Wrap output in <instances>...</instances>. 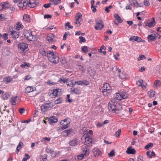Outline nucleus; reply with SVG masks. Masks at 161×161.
<instances>
[{
	"instance_id": "f257e3e1",
	"label": "nucleus",
	"mask_w": 161,
	"mask_h": 161,
	"mask_svg": "<svg viewBox=\"0 0 161 161\" xmlns=\"http://www.w3.org/2000/svg\"><path fill=\"white\" fill-rule=\"evenodd\" d=\"M40 53L43 56H47L49 60L54 63H58L59 61V58L58 56V54L56 52L54 53L51 51H47L46 52L45 50H40Z\"/></svg>"
},
{
	"instance_id": "f03ea898",
	"label": "nucleus",
	"mask_w": 161,
	"mask_h": 161,
	"mask_svg": "<svg viewBox=\"0 0 161 161\" xmlns=\"http://www.w3.org/2000/svg\"><path fill=\"white\" fill-rule=\"evenodd\" d=\"M24 36L30 41H35L36 40V36L33 35L30 31L25 30L24 32Z\"/></svg>"
},
{
	"instance_id": "7ed1b4c3",
	"label": "nucleus",
	"mask_w": 161,
	"mask_h": 161,
	"mask_svg": "<svg viewBox=\"0 0 161 161\" xmlns=\"http://www.w3.org/2000/svg\"><path fill=\"white\" fill-rule=\"evenodd\" d=\"M28 46L25 43L21 42L18 44V48L21 53H24L28 51Z\"/></svg>"
},
{
	"instance_id": "20e7f679",
	"label": "nucleus",
	"mask_w": 161,
	"mask_h": 161,
	"mask_svg": "<svg viewBox=\"0 0 161 161\" xmlns=\"http://www.w3.org/2000/svg\"><path fill=\"white\" fill-rule=\"evenodd\" d=\"M96 25L94 26L95 30H101L104 27L103 21L99 18L95 19Z\"/></svg>"
},
{
	"instance_id": "39448f33",
	"label": "nucleus",
	"mask_w": 161,
	"mask_h": 161,
	"mask_svg": "<svg viewBox=\"0 0 161 161\" xmlns=\"http://www.w3.org/2000/svg\"><path fill=\"white\" fill-rule=\"evenodd\" d=\"M86 147L85 146L82 149L83 153L78 156L77 158L78 159H81L84 156H87L89 155L90 153L89 150L86 148Z\"/></svg>"
},
{
	"instance_id": "423d86ee",
	"label": "nucleus",
	"mask_w": 161,
	"mask_h": 161,
	"mask_svg": "<svg viewBox=\"0 0 161 161\" xmlns=\"http://www.w3.org/2000/svg\"><path fill=\"white\" fill-rule=\"evenodd\" d=\"M111 87L109 84L108 83H106L104 84L102 89H101V91L103 93L107 92L108 93H109L111 92Z\"/></svg>"
},
{
	"instance_id": "0eeeda50",
	"label": "nucleus",
	"mask_w": 161,
	"mask_h": 161,
	"mask_svg": "<svg viewBox=\"0 0 161 161\" xmlns=\"http://www.w3.org/2000/svg\"><path fill=\"white\" fill-rule=\"evenodd\" d=\"M117 104L118 103L115 102L114 99H112L111 103H109L108 104L109 110L113 112L114 110L115 109V107Z\"/></svg>"
},
{
	"instance_id": "6e6552de",
	"label": "nucleus",
	"mask_w": 161,
	"mask_h": 161,
	"mask_svg": "<svg viewBox=\"0 0 161 161\" xmlns=\"http://www.w3.org/2000/svg\"><path fill=\"white\" fill-rule=\"evenodd\" d=\"M46 40L50 43L53 44L56 41L55 36L52 34H49L46 38Z\"/></svg>"
},
{
	"instance_id": "1a4fd4ad",
	"label": "nucleus",
	"mask_w": 161,
	"mask_h": 161,
	"mask_svg": "<svg viewBox=\"0 0 161 161\" xmlns=\"http://www.w3.org/2000/svg\"><path fill=\"white\" fill-rule=\"evenodd\" d=\"M85 141L84 142V144L85 145H86V147L87 148V146H92V139L90 137L88 134H87L86 136L84 137Z\"/></svg>"
},
{
	"instance_id": "9d476101",
	"label": "nucleus",
	"mask_w": 161,
	"mask_h": 161,
	"mask_svg": "<svg viewBox=\"0 0 161 161\" xmlns=\"http://www.w3.org/2000/svg\"><path fill=\"white\" fill-rule=\"evenodd\" d=\"M67 119H66L61 121L60 124L63 126L61 127V130H64L68 127L70 122L69 121H67Z\"/></svg>"
},
{
	"instance_id": "9b49d317",
	"label": "nucleus",
	"mask_w": 161,
	"mask_h": 161,
	"mask_svg": "<svg viewBox=\"0 0 161 161\" xmlns=\"http://www.w3.org/2000/svg\"><path fill=\"white\" fill-rule=\"evenodd\" d=\"M10 35L12 36V38L15 40L18 38L19 36V32L18 31H10Z\"/></svg>"
},
{
	"instance_id": "f8f14e48",
	"label": "nucleus",
	"mask_w": 161,
	"mask_h": 161,
	"mask_svg": "<svg viewBox=\"0 0 161 161\" xmlns=\"http://www.w3.org/2000/svg\"><path fill=\"white\" fill-rule=\"evenodd\" d=\"M136 152V150L134 149H132L131 146L128 147L126 151V153L128 154H135Z\"/></svg>"
},
{
	"instance_id": "ddd939ff",
	"label": "nucleus",
	"mask_w": 161,
	"mask_h": 161,
	"mask_svg": "<svg viewBox=\"0 0 161 161\" xmlns=\"http://www.w3.org/2000/svg\"><path fill=\"white\" fill-rule=\"evenodd\" d=\"M52 94L55 96H58L61 94V90L59 89H55L53 90Z\"/></svg>"
},
{
	"instance_id": "4468645a",
	"label": "nucleus",
	"mask_w": 161,
	"mask_h": 161,
	"mask_svg": "<svg viewBox=\"0 0 161 161\" xmlns=\"http://www.w3.org/2000/svg\"><path fill=\"white\" fill-rule=\"evenodd\" d=\"M0 6H1L2 10H5L9 7L10 5L8 3L3 2L1 3Z\"/></svg>"
},
{
	"instance_id": "2eb2a0df",
	"label": "nucleus",
	"mask_w": 161,
	"mask_h": 161,
	"mask_svg": "<svg viewBox=\"0 0 161 161\" xmlns=\"http://www.w3.org/2000/svg\"><path fill=\"white\" fill-rule=\"evenodd\" d=\"M35 0H29L28 6L30 8H33L36 6Z\"/></svg>"
},
{
	"instance_id": "dca6fc26",
	"label": "nucleus",
	"mask_w": 161,
	"mask_h": 161,
	"mask_svg": "<svg viewBox=\"0 0 161 161\" xmlns=\"http://www.w3.org/2000/svg\"><path fill=\"white\" fill-rule=\"evenodd\" d=\"M129 40L130 41H132V40H134L135 41L137 42H140L142 40V39L140 37L137 36H133V37H131L129 38Z\"/></svg>"
},
{
	"instance_id": "f3484780",
	"label": "nucleus",
	"mask_w": 161,
	"mask_h": 161,
	"mask_svg": "<svg viewBox=\"0 0 161 161\" xmlns=\"http://www.w3.org/2000/svg\"><path fill=\"white\" fill-rule=\"evenodd\" d=\"M93 152L95 157L99 155L101 153V152L97 148H94L93 150Z\"/></svg>"
},
{
	"instance_id": "a211bd4d",
	"label": "nucleus",
	"mask_w": 161,
	"mask_h": 161,
	"mask_svg": "<svg viewBox=\"0 0 161 161\" xmlns=\"http://www.w3.org/2000/svg\"><path fill=\"white\" fill-rule=\"evenodd\" d=\"M114 100L115 101V100H120L122 99L121 97V96H120V93L119 92L116 93L114 95Z\"/></svg>"
},
{
	"instance_id": "6ab92c4d",
	"label": "nucleus",
	"mask_w": 161,
	"mask_h": 161,
	"mask_svg": "<svg viewBox=\"0 0 161 161\" xmlns=\"http://www.w3.org/2000/svg\"><path fill=\"white\" fill-rule=\"evenodd\" d=\"M34 88L31 86H28L25 89V92L26 93H29L34 91Z\"/></svg>"
},
{
	"instance_id": "aec40b11",
	"label": "nucleus",
	"mask_w": 161,
	"mask_h": 161,
	"mask_svg": "<svg viewBox=\"0 0 161 161\" xmlns=\"http://www.w3.org/2000/svg\"><path fill=\"white\" fill-rule=\"evenodd\" d=\"M12 80V79L10 76L4 78L3 79V81L6 84L10 83Z\"/></svg>"
},
{
	"instance_id": "412c9836",
	"label": "nucleus",
	"mask_w": 161,
	"mask_h": 161,
	"mask_svg": "<svg viewBox=\"0 0 161 161\" xmlns=\"http://www.w3.org/2000/svg\"><path fill=\"white\" fill-rule=\"evenodd\" d=\"M114 16L119 23H121L123 22V20L118 14H114Z\"/></svg>"
},
{
	"instance_id": "4be33fe9",
	"label": "nucleus",
	"mask_w": 161,
	"mask_h": 161,
	"mask_svg": "<svg viewBox=\"0 0 161 161\" xmlns=\"http://www.w3.org/2000/svg\"><path fill=\"white\" fill-rule=\"evenodd\" d=\"M72 87H74L75 85L77 84L78 85H83L84 82H83V81L80 80V81H75V83L74 84L72 82V81H71V82Z\"/></svg>"
},
{
	"instance_id": "5701e85b",
	"label": "nucleus",
	"mask_w": 161,
	"mask_h": 161,
	"mask_svg": "<svg viewBox=\"0 0 161 161\" xmlns=\"http://www.w3.org/2000/svg\"><path fill=\"white\" fill-rule=\"evenodd\" d=\"M153 20L151 22H149L148 24L147 23L145 25L146 26H148L149 27L151 28L152 26H153V25H155V19L153 18Z\"/></svg>"
},
{
	"instance_id": "b1692460",
	"label": "nucleus",
	"mask_w": 161,
	"mask_h": 161,
	"mask_svg": "<svg viewBox=\"0 0 161 161\" xmlns=\"http://www.w3.org/2000/svg\"><path fill=\"white\" fill-rule=\"evenodd\" d=\"M78 142V141L77 139H73L70 142L69 144L71 146H75L77 144Z\"/></svg>"
},
{
	"instance_id": "393cba45",
	"label": "nucleus",
	"mask_w": 161,
	"mask_h": 161,
	"mask_svg": "<svg viewBox=\"0 0 161 161\" xmlns=\"http://www.w3.org/2000/svg\"><path fill=\"white\" fill-rule=\"evenodd\" d=\"M71 91L73 92V93L76 94H79L81 92L80 90L79 89L77 88H74L73 89V90H72Z\"/></svg>"
},
{
	"instance_id": "a878e982",
	"label": "nucleus",
	"mask_w": 161,
	"mask_h": 161,
	"mask_svg": "<svg viewBox=\"0 0 161 161\" xmlns=\"http://www.w3.org/2000/svg\"><path fill=\"white\" fill-rule=\"evenodd\" d=\"M17 97V96L14 97H11L10 100V102L13 105H15L16 104V99Z\"/></svg>"
},
{
	"instance_id": "bb28decb",
	"label": "nucleus",
	"mask_w": 161,
	"mask_h": 161,
	"mask_svg": "<svg viewBox=\"0 0 161 161\" xmlns=\"http://www.w3.org/2000/svg\"><path fill=\"white\" fill-rule=\"evenodd\" d=\"M120 93V96H121V97L122 99H125L127 97V95L126 93L125 92H122Z\"/></svg>"
},
{
	"instance_id": "cd10ccee",
	"label": "nucleus",
	"mask_w": 161,
	"mask_h": 161,
	"mask_svg": "<svg viewBox=\"0 0 161 161\" xmlns=\"http://www.w3.org/2000/svg\"><path fill=\"white\" fill-rule=\"evenodd\" d=\"M59 81L60 83H65L66 82L67 85H69V83L68 82V79H65V78H60Z\"/></svg>"
},
{
	"instance_id": "c85d7f7f",
	"label": "nucleus",
	"mask_w": 161,
	"mask_h": 161,
	"mask_svg": "<svg viewBox=\"0 0 161 161\" xmlns=\"http://www.w3.org/2000/svg\"><path fill=\"white\" fill-rule=\"evenodd\" d=\"M16 29L18 30H19L20 29H22L23 26L22 24L19 22H17L16 24Z\"/></svg>"
},
{
	"instance_id": "c756f323",
	"label": "nucleus",
	"mask_w": 161,
	"mask_h": 161,
	"mask_svg": "<svg viewBox=\"0 0 161 161\" xmlns=\"http://www.w3.org/2000/svg\"><path fill=\"white\" fill-rule=\"evenodd\" d=\"M23 19L25 21H26L27 22L30 21V18L29 15L27 14H25L23 16Z\"/></svg>"
},
{
	"instance_id": "7c9ffc66",
	"label": "nucleus",
	"mask_w": 161,
	"mask_h": 161,
	"mask_svg": "<svg viewBox=\"0 0 161 161\" xmlns=\"http://www.w3.org/2000/svg\"><path fill=\"white\" fill-rule=\"evenodd\" d=\"M45 105L46 107V109H47V110L50 109L53 106V104L51 103H45Z\"/></svg>"
},
{
	"instance_id": "2f4dec72",
	"label": "nucleus",
	"mask_w": 161,
	"mask_h": 161,
	"mask_svg": "<svg viewBox=\"0 0 161 161\" xmlns=\"http://www.w3.org/2000/svg\"><path fill=\"white\" fill-rule=\"evenodd\" d=\"M8 34L7 33H5L3 35H2V34L0 33V39L2 38L4 40H6L8 38Z\"/></svg>"
},
{
	"instance_id": "473e14b6",
	"label": "nucleus",
	"mask_w": 161,
	"mask_h": 161,
	"mask_svg": "<svg viewBox=\"0 0 161 161\" xmlns=\"http://www.w3.org/2000/svg\"><path fill=\"white\" fill-rule=\"evenodd\" d=\"M71 131V130H66L62 132V134L64 136H67Z\"/></svg>"
},
{
	"instance_id": "72a5a7b5",
	"label": "nucleus",
	"mask_w": 161,
	"mask_h": 161,
	"mask_svg": "<svg viewBox=\"0 0 161 161\" xmlns=\"http://www.w3.org/2000/svg\"><path fill=\"white\" fill-rule=\"evenodd\" d=\"M119 104L118 103V104L116 105L115 107V109L114 110L113 112H114L116 114H119L120 112V109L118 107L119 105Z\"/></svg>"
},
{
	"instance_id": "f704fd0d",
	"label": "nucleus",
	"mask_w": 161,
	"mask_h": 161,
	"mask_svg": "<svg viewBox=\"0 0 161 161\" xmlns=\"http://www.w3.org/2000/svg\"><path fill=\"white\" fill-rule=\"evenodd\" d=\"M148 41H154L156 39V36H153L152 34L149 35L147 36Z\"/></svg>"
},
{
	"instance_id": "c9c22d12",
	"label": "nucleus",
	"mask_w": 161,
	"mask_h": 161,
	"mask_svg": "<svg viewBox=\"0 0 161 161\" xmlns=\"http://www.w3.org/2000/svg\"><path fill=\"white\" fill-rule=\"evenodd\" d=\"M53 4L57 5L60 3L61 0H49Z\"/></svg>"
},
{
	"instance_id": "e433bc0d",
	"label": "nucleus",
	"mask_w": 161,
	"mask_h": 161,
	"mask_svg": "<svg viewBox=\"0 0 161 161\" xmlns=\"http://www.w3.org/2000/svg\"><path fill=\"white\" fill-rule=\"evenodd\" d=\"M58 121L57 119L54 117H51V119H50L49 122L50 123H55Z\"/></svg>"
},
{
	"instance_id": "4c0bfd02",
	"label": "nucleus",
	"mask_w": 161,
	"mask_h": 161,
	"mask_svg": "<svg viewBox=\"0 0 161 161\" xmlns=\"http://www.w3.org/2000/svg\"><path fill=\"white\" fill-rule=\"evenodd\" d=\"M155 92L153 91H149L148 92V94L149 95L150 97H154L155 95Z\"/></svg>"
},
{
	"instance_id": "58836bf2",
	"label": "nucleus",
	"mask_w": 161,
	"mask_h": 161,
	"mask_svg": "<svg viewBox=\"0 0 161 161\" xmlns=\"http://www.w3.org/2000/svg\"><path fill=\"white\" fill-rule=\"evenodd\" d=\"M143 82L142 80H140L136 82V84L139 86L145 87L144 85L143 86Z\"/></svg>"
},
{
	"instance_id": "ea45409f",
	"label": "nucleus",
	"mask_w": 161,
	"mask_h": 161,
	"mask_svg": "<svg viewBox=\"0 0 161 161\" xmlns=\"http://www.w3.org/2000/svg\"><path fill=\"white\" fill-rule=\"evenodd\" d=\"M41 110L42 112H44L47 111V109H46V107L45 104H43L41 107Z\"/></svg>"
},
{
	"instance_id": "a19ab883",
	"label": "nucleus",
	"mask_w": 161,
	"mask_h": 161,
	"mask_svg": "<svg viewBox=\"0 0 161 161\" xmlns=\"http://www.w3.org/2000/svg\"><path fill=\"white\" fill-rule=\"evenodd\" d=\"M121 133V130L120 129H119L114 134L115 136L117 137H119Z\"/></svg>"
},
{
	"instance_id": "79ce46f5",
	"label": "nucleus",
	"mask_w": 161,
	"mask_h": 161,
	"mask_svg": "<svg viewBox=\"0 0 161 161\" xmlns=\"http://www.w3.org/2000/svg\"><path fill=\"white\" fill-rule=\"evenodd\" d=\"M62 102V99L61 98H59L58 99H56L54 101V103L56 104H58L61 103Z\"/></svg>"
},
{
	"instance_id": "37998d69",
	"label": "nucleus",
	"mask_w": 161,
	"mask_h": 161,
	"mask_svg": "<svg viewBox=\"0 0 161 161\" xmlns=\"http://www.w3.org/2000/svg\"><path fill=\"white\" fill-rule=\"evenodd\" d=\"M154 84H155V85L157 87H159L160 86L161 84V82L160 81L158 80H157L155 81L154 82Z\"/></svg>"
},
{
	"instance_id": "c03bdc74",
	"label": "nucleus",
	"mask_w": 161,
	"mask_h": 161,
	"mask_svg": "<svg viewBox=\"0 0 161 161\" xmlns=\"http://www.w3.org/2000/svg\"><path fill=\"white\" fill-rule=\"evenodd\" d=\"M79 39H80L79 41V42L80 43H81L82 42H86V40L85 38L82 36H79Z\"/></svg>"
},
{
	"instance_id": "a18cd8bd",
	"label": "nucleus",
	"mask_w": 161,
	"mask_h": 161,
	"mask_svg": "<svg viewBox=\"0 0 161 161\" xmlns=\"http://www.w3.org/2000/svg\"><path fill=\"white\" fill-rule=\"evenodd\" d=\"M108 155L109 157H112L115 155V153L114 150L111 151L109 153H108Z\"/></svg>"
},
{
	"instance_id": "49530a36",
	"label": "nucleus",
	"mask_w": 161,
	"mask_h": 161,
	"mask_svg": "<svg viewBox=\"0 0 161 161\" xmlns=\"http://www.w3.org/2000/svg\"><path fill=\"white\" fill-rule=\"evenodd\" d=\"M153 146V143H149L145 146V148L147 150H148L149 147H152Z\"/></svg>"
},
{
	"instance_id": "de8ad7c7",
	"label": "nucleus",
	"mask_w": 161,
	"mask_h": 161,
	"mask_svg": "<svg viewBox=\"0 0 161 161\" xmlns=\"http://www.w3.org/2000/svg\"><path fill=\"white\" fill-rule=\"evenodd\" d=\"M82 51L84 53H87L88 52L87 47V46H83L82 47Z\"/></svg>"
},
{
	"instance_id": "09e8293b",
	"label": "nucleus",
	"mask_w": 161,
	"mask_h": 161,
	"mask_svg": "<svg viewBox=\"0 0 161 161\" xmlns=\"http://www.w3.org/2000/svg\"><path fill=\"white\" fill-rule=\"evenodd\" d=\"M146 58V57L145 56H144L143 55H140L139 56V57L138 58H137V60L138 61H140L143 58Z\"/></svg>"
},
{
	"instance_id": "8fccbe9b",
	"label": "nucleus",
	"mask_w": 161,
	"mask_h": 161,
	"mask_svg": "<svg viewBox=\"0 0 161 161\" xmlns=\"http://www.w3.org/2000/svg\"><path fill=\"white\" fill-rule=\"evenodd\" d=\"M22 2L23 4V6L24 7V9H25L26 8V7L27 5V2H26V1L25 0H22Z\"/></svg>"
},
{
	"instance_id": "3c124183",
	"label": "nucleus",
	"mask_w": 161,
	"mask_h": 161,
	"mask_svg": "<svg viewBox=\"0 0 161 161\" xmlns=\"http://www.w3.org/2000/svg\"><path fill=\"white\" fill-rule=\"evenodd\" d=\"M78 17L79 18H80V21L82 20V19L81 18L82 17V14L80 13H78L76 14L75 16V17Z\"/></svg>"
},
{
	"instance_id": "603ef678",
	"label": "nucleus",
	"mask_w": 161,
	"mask_h": 161,
	"mask_svg": "<svg viewBox=\"0 0 161 161\" xmlns=\"http://www.w3.org/2000/svg\"><path fill=\"white\" fill-rule=\"evenodd\" d=\"M25 110L24 108H21L19 109V111L20 114H22L25 112Z\"/></svg>"
},
{
	"instance_id": "864d4df0",
	"label": "nucleus",
	"mask_w": 161,
	"mask_h": 161,
	"mask_svg": "<svg viewBox=\"0 0 161 161\" xmlns=\"http://www.w3.org/2000/svg\"><path fill=\"white\" fill-rule=\"evenodd\" d=\"M9 96V95L7 93H5L3 96V98L4 100L7 99Z\"/></svg>"
},
{
	"instance_id": "5fc2aeb1",
	"label": "nucleus",
	"mask_w": 161,
	"mask_h": 161,
	"mask_svg": "<svg viewBox=\"0 0 161 161\" xmlns=\"http://www.w3.org/2000/svg\"><path fill=\"white\" fill-rule=\"evenodd\" d=\"M23 6V3L21 1H20V2L19 3V4H18V6L20 8H22L23 9H24V7Z\"/></svg>"
},
{
	"instance_id": "6e6d98bb",
	"label": "nucleus",
	"mask_w": 161,
	"mask_h": 161,
	"mask_svg": "<svg viewBox=\"0 0 161 161\" xmlns=\"http://www.w3.org/2000/svg\"><path fill=\"white\" fill-rule=\"evenodd\" d=\"M52 17V15L50 14H45L44 16V19L46 18H51Z\"/></svg>"
},
{
	"instance_id": "4d7b16f0",
	"label": "nucleus",
	"mask_w": 161,
	"mask_h": 161,
	"mask_svg": "<svg viewBox=\"0 0 161 161\" xmlns=\"http://www.w3.org/2000/svg\"><path fill=\"white\" fill-rule=\"evenodd\" d=\"M144 5L145 6H148L150 4L148 1L146 0H145L144 1Z\"/></svg>"
},
{
	"instance_id": "13d9d810",
	"label": "nucleus",
	"mask_w": 161,
	"mask_h": 161,
	"mask_svg": "<svg viewBox=\"0 0 161 161\" xmlns=\"http://www.w3.org/2000/svg\"><path fill=\"white\" fill-rule=\"evenodd\" d=\"M50 154H51L52 157H53V158L55 157L56 155V153L55 152H54L53 150V151L52 152V153H51Z\"/></svg>"
},
{
	"instance_id": "bf43d9fd",
	"label": "nucleus",
	"mask_w": 161,
	"mask_h": 161,
	"mask_svg": "<svg viewBox=\"0 0 161 161\" xmlns=\"http://www.w3.org/2000/svg\"><path fill=\"white\" fill-rule=\"evenodd\" d=\"M65 26H68L69 28L72 29L73 28V26H72L69 25V23L67 22L65 24Z\"/></svg>"
},
{
	"instance_id": "052dcab7",
	"label": "nucleus",
	"mask_w": 161,
	"mask_h": 161,
	"mask_svg": "<svg viewBox=\"0 0 161 161\" xmlns=\"http://www.w3.org/2000/svg\"><path fill=\"white\" fill-rule=\"evenodd\" d=\"M151 151L149 150V151H148L147 152V153H146L148 157H149L150 158H152V156H151V154H150V153H151Z\"/></svg>"
},
{
	"instance_id": "680f3d73",
	"label": "nucleus",
	"mask_w": 161,
	"mask_h": 161,
	"mask_svg": "<svg viewBox=\"0 0 161 161\" xmlns=\"http://www.w3.org/2000/svg\"><path fill=\"white\" fill-rule=\"evenodd\" d=\"M51 5V3H48V4H45L43 5V7L45 8H48L50 7Z\"/></svg>"
},
{
	"instance_id": "e2e57ef3",
	"label": "nucleus",
	"mask_w": 161,
	"mask_h": 161,
	"mask_svg": "<svg viewBox=\"0 0 161 161\" xmlns=\"http://www.w3.org/2000/svg\"><path fill=\"white\" fill-rule=\"evenodd\" d=\"M53 151V150H52L48 148H47L46 149V152L48 153L51 154V153H52V152Z\"/></svg>"
},
{
	"instance_id": "0e129e2a",
	"label": "nucleus",
	"mask_w": 161,
	"mask_h": 161,
	"mask_svg": "<svg viewBox=\"0 0 161 161\" xmlns=\"http://www.w3.org/2000/svg\"><path fill=\"white\" fill-rule=\"evenodd\" d=\"M68 33H69V32H65V33H64V36H63V39L64 40H65L66 39V38L67 37Z\"/></svg>"
},
{
	"instance_id": "69168bd1",
	"label": "nucleus",
	"mask_w": 161,
	"mask_h": 161,
	"mask_svg": "<svg viewBox=\"0 0 161 161\" xmlns=\"http://www.w3.org/2000/svg\"><path fill=\"white\" fill-rule=\"evenodd\" d=\"M47 84H48L50 85H51L55 84L56 83L53 82H52L50 80H48L47 81Z\"/></svg>"
},
{
	"instance_id": "338daca9",
	"label": "nucleus",
	"mask_w": 161,
	"mask_h": 161,
	"mask_svg": "<svg viewBox=\"0 0 161 161\" xmlns=\"http://www.w3.org/2000/svg\"><path fill=\"white\" fill-rule=\"evenodd\" d=\"M119 77L122 79H124L125 78V77L124 76V75H123V74L122 73H120L119 74Z\"/></svg>"
},
{
	"instance_id": "774afa93",
	"label": "nucleus",
	"mask_w": 161,
	"mask_h": 161,
	"mask_svg": "<svg viewBox=\"0 0 161 161\" xmlns=\"http://www.w3.org/2000/svg\"><path fill=\"white\" fill-rule=\"evenodd\" d=\"M31 77L30 75H28L26 76L25 78V80H29Z\"/></svg>"
}]
</instances>
